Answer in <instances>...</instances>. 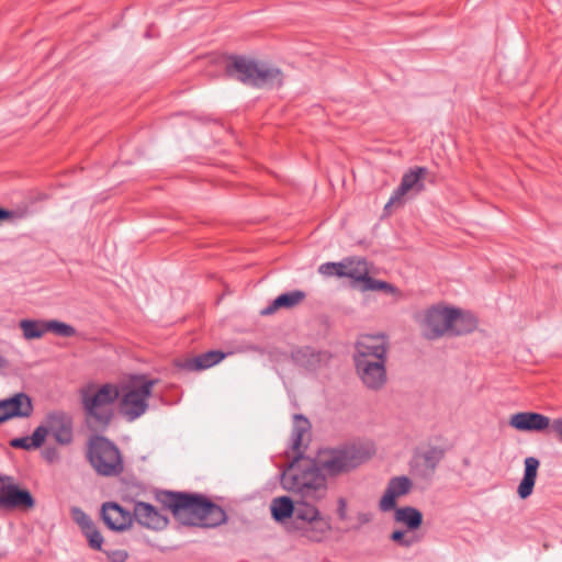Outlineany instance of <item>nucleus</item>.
Returning a JSON list of instances; mask_svg holds the SVG:
<instances>
[{"mask_svg": "<svg viewBox=\"0 0 562 562\" xmlns=\"http://www.w3.org/2000/svg\"><path fill=\"white\" fill-rule=\"evenodd\" d=\"M157 499L184 526L215 528L227 521L226 512L202 494L162 491Z\"/></svg>", "mask_w": 562, "mask_h": 562, "instance_id": "1", "label": "nucleus"}, {"mask_svg": "<svg viewBox=\"0 0 562 562\" xmlns=\"http://www.w3.org/2000/svg\"><path fill=\"white\" fill-rule=\"evenodd\" d=\"M479 327L477 317L468 310L437 303L424 315V337H461L473 334Z\"/></svg>", "mask_w": 562, "mask_h": 562, "instance_id": "2", "label": "nucleus"}, {"mask_svg": "<svg viewBox=\"0 0 562 562\" xmlns=\"http://www.w3.org/2000/svg\"><path fill=\"white\" fill-rule=\"evenodd\" d=\"M120 396L121 390L113 383H89L80 387V404L90 430L103 432L109 428L115 417V404Z\"/></svg>", "mask_w": 562, "mask_h": 562, "instance_id": "3", "label": "nucleus"}, {"mask_svg": "<svg viewBox=\"0 0 562 562\" xmlns=\"http://www.w3.org/2000/svg\"><path fill=\"white\" fill-rule=\"evenodd\" d=\"M281 485L303 499H324L328 493L326 475L317 461L300 457L282 472Z\"/></svg>", "mask_w": 562, "mask_h": 562, "instance_id": "4", "label": "nucleus"}, {"mask_svg": "<svg viewBox=\"0 0 562 562\" xmlns=\"http://www.w3.org/2000/svg\"><path fill=\"white\" fill-rule=\"evenodd\" d=\"M225 72L229 78L255 88L281 87L283 83V74L279 68L259 65L255 59L241 55L226 58Z\"/></svg>", "mask_w": 562, "mask_h": 562, "instance_id": "5", "label": "nucleus"}, {"mask_svg": "<svg viewBox=\"0 0 562 562\" xmlns=\"http://www.w3.org/2000/svg\"><path fill=\"white\" fill-rule=\"evenodd\" d=\"M369 458V451L360 446L341 445L321 450L316 461L326 476L337 477L356 470Z\"/></svg>", "mask_w": 562, "mask_h": 562, "instance_id": "6", "label": "nucleus"}, {"mask_svg": "<svg viewBox=\"0 0 562 562\" xmlns=\"http://www.w3.org/2000/svg\"><path fill=\"white\" fill-rule=\"evenodd\" d=\"M321 501L295 497L293 528L300 537L313 542L323 541L331 529L329 520L322 515L317 507V503Z\"/></svg>", "mask_w": 562, "mask_h": 562, "instance_id": "7", "label": "nucleus"}, {"mask_svg": "<svg viewBox=\"0 0 562 562\" xmlns=\"http://www.w3.org/2000/svg\"><path fill=\"white\" fill-rule=\"evenodd\" d=\"M86 458L98 475L117 476L124 471L120 449L103 436L94 435L89 438Z\"/></svg>", "mask_w": 562, "mask_h": 562, "instance_id": "8", "label": "nucleus"}, {"mask_svg": "<svg viewBox=\"0 0 562 562\" xmlns=\"http://www.w3.org/2000/svg\"><path fill=\"white\" fill-rule=\"evenodd\" d=\"M156 380H146L142 384H133L123 390L120 412L128 422H134L148 409L147 400L151 395Z\"/></svg>", "mask_w": 562, "mask_h": 562, "instance_id": "9", "label": "nucleus"}, {"mask_svg": "<svg viewBox=\"0 0 562 562\" xmlns=\"http://www.w3.org/2000/svg\"><path fill=\"white\" fill-rule=\"evenodd\" d=\"M35 506V498L26 488H21L14 477L0 474V509L30 510Z\"/></svg>", "mask_w": 562, "mask_h": 562, "instance_id": "10", "label": "nucleus"}, {"mask_svg": "<svg viewBox=\"0 0 562 562\" xmlns=\"http://www.w3.org/2000/svg\"><path fill=\"white\" fill-rule=\"evenodd\" d=\"M43 427L46 437L52 435L56 442L68 446L74 440V422L71 416L64 411H54L46 415Z\"/></svg>", "mask_w": 562, "mask_h": 562, "instance_id": "11", "label": "nucleus"}, {"mask_svg": "<svg viewBox=\"0 0 562 562\" xmlns=\"http://www.w3.org/2000/svg\"><path fill=\"white\" fill-rule=\"evenodd\" d=\"M356 351L353 362H368L367 358L374 356L375 358H386L387 339L384 335H362L356 341Z\"/></svg>", "mask_w": 562, "mask_h": 562, "instance_id": "12", "label": "nucleus"}, {"mask_svg": "<svg viewBox=\"0 0 562 562\" xmlns=\"http://www.w3.org/2000/svg\"><path fill=\"white\" fill-rule=\"evenodd\" d=\"M101 516L106 527L114 531H124L133 524V513L115 502L104 503Z\"/></svg>", "mask_w": 562, "mask_h": 562, "instance_id": "13", "label": "nucleus"}, {"mask_svg": "<svg viewBox=\"0 0 562 562\" xmlns=\"http://www.w3.org/2000/svg\"><path fill=\"white\" fill-rule=\"evenodd\" d=\"M143 527L153 530H161L168 524V518L155 506L145 502H136L133 508V520Z\"/></svg>", "mask_w": 562, "mask_h": 562, "instance_id": "14", "label": "nucleus"}, {"mask_svg": "<svg viewBox=\"0 0 562 562\" xmlns=\"http://www.w3.org/2000/svg\"><path fill=\"white\" fill-rule=\"evenodd\" d=\"M412 486V481L405 475L392 477L387 483L384 495L380 499V510L386 513L395 509L396 499L408 494Z\"/></svg>", "mask_w": 562, "mask_h": 562, "instance_id": "15", "label": "nucleus"}, {"mask_svg": "<svg viewBox=\"0 0 562 562\" xmlns=\"http://www.w3.org/2000/svg\"><path fill=\"white\" fill-rule=\"evenodd\" d=\"M32 412V401L24 393H18L8 400L0 401V423L13 417H29Z\"/></svg>", "mask_w": 562, "mask_h": 562, "instance_id": "16", "label": "nucleus"}, {"mask_svg": "<svg viewBox=\"0 0 562 562\" xmlns=\"http://www.w3.org/2000/svg\"><path fill=\"white\" fill-rule=\"evenodd\" d=\"M356 371L363 384L371 390H380L386 382L385 363L378 362H360L355 363Z\"/></svg>", "mask_w": 562, "mask_h": 562, "instance_id": "17", "label": "nucleus"}, {"mask_svg": "<svg viewBox=\"0 0 562 562\" xmlns=\"http://www.w3.org/2000/svg\"><path fill=\"white\" fill-rule=\"evenodd\" d=\"M449 450V442L442 436L428 438L424 445V476L427 473H434L438 463L443 459Z\"/></svg>", "mask_w": 562, "mask_h": 562, "instance_id": "18", "label": "nucleus"}, {"mask_svg": "<svg viewBox=\"0 0 562 562\" xmlns=\"http://www.w3.org/2000/svg\"><path fill=\"white\" fill-rule=\"evenodd\" d=\"M551 419L533 412L516 413L509 418V426L519 431H542L551 426Z\"/></svg>", "mask_w": 562, "mask_h": 562, "instance_id": "19", "label": "nucleus"}, {"mask_svg": "<svg viewBox=\"0 0 562 562\" xmlns=\"http://www.w3.org/2000/svg\"><path fill=\"white\" fill-rule=\"evenodd\" d=\"M294 362L308 370H315L322 364L327 363L330 359V353L324 350H316L315 348L305 346L292 351Z\"/></svg>", "mask_w": 562, "mask_h": 562, "instance_id": "20", "label": "nucleus"}, {"mask_svg": "<svg viewBox=\"0 0 562 562\" xmlns=\"http://www.w3.org/2000/svg\"><path fill=\"white\" fill-rule=\"evenodd\" d=\"M422 178V167H416L408 173H405L402 178L401 184L393 192L389 202L384 206L385 212H391L392 207L402 205L404 198L408 194L414 187L418 183Z\"/></svg>", "mask_w": 562, "mask_h": 562, "instance_id": "21", "label": "nucleus"}, {"mask_svg": "<svg viewBox=\"0 0 562 562\" xmlns=\"http://www.w3.org/2000/svg\"><path fill=\"white\" fill-rule=\"evenodd\" d=\"M540 461L535 457L524 460V476L517 487V494L521 499L528 498L535 488Z\"/></svg>", "mask_w": 562, "mask_h": 562, "instance_id": "22", "label": "nucleus"}, {"mask_svg": "<svg viewBox=\"0 0 562 562\" xmlns=\"http://www.w3.org/2000/svg\"><path fill=\"white\" fill-rule=\"evenodd\" d=\"M341 263L345 266L344 277L353 280V283L360 284L361 288L370 276L368 261L363 258L348 257L342 259Z\"/></svg>", "mask_w": 562, "mask_h": 562, "instance_id": "23", "label": "nucleus"}, {"mask_svg": "<svg viewBox=\"0 0 562 562\" xmlns=\"http://www.w3.org/2000/svg\"><path fill=\"white\" fill-rule=\"evenodd\" d=\"M225 357V353L217 350H210L193 358H188L183 360L179 366L188 371H200L209 369L218 362H221Z\"/></svg>", "mask_w": 562, "mask_h": 562, "instance_id": "24", "label": "nucleus"}, {"mask_svg": "<svg viewBox=\"0 0 562 562\" xmlns=\"http://www.w3.org/2000/svg\"><path fill=\"white\" fill-rule=\"evenodd\" d=\"M306 297L305 292L294 290L277 296L271 304L261 311L262 315H271L280 308H292L302 303Z\"/></svg>", "mask_w": 562, "mask_h": 562, "instance_id": "25", "label": "nucleus"}, {"mask_svg": "<svg viewBox=\"0 0 562 562\" xmlns=\"http://www.w3.org/2000/svg\"><path fill=\"white\" fill-rule=\"evenodd\" d=\"M310 420L301 414H295L293 420V430L291 435V449L295 454L294 458H304L301 447L303 443V438L310 432Z\"/></svg>", "mask_w": 562, "mask_h": 562, "instance_id": "26", "label": "nucleus"}, {"mask_svg": "<svg viewBox=\"0 0 562 562\" xmlns=\"http://www.w3.org/2000/svg\"><path fill=\"white\" fill-rule=\"evenodd\" d=\"M310 420L301 414H295L293 420V430L291 435V449L295 454L294 458H304L301 447L303 443V438L310 432Z\"/></svg>", "mask_w": 562, "mask_h": 562, "instance_id": "27", "label": "nucleus"}, {"mask_svg": "<svg viewBox=\"0 0 562 562\" xmlns=\"http://www.w3.org/2000/svg\"><path fill=\"white\" fill-rule=\"evenodd\" d=\"M272 518L277 522H285L292 518L295 512V499L290 496H279L271 501L270 504Z\"/></svg>", "mask_w": 562, "mask_h": 562, "instance_id": "28", "label": "nucleus"}, {"mask_svg": "<svg viewBox=\"0 0 562 562\" xmlns=\"http://www.w3.org/2000/svg\"><path fill=\"white\" fill-rule=\"evenodd\" d=\"M46 439V431L43 427H36L32 436L13 438L10 446L15 449L33 450L40 448Z\"/></svg>", "mask_w": 562, "mask_h": 562, "instance_id": "29", "label": "nucleus"}, {"mask_svg": "<svg viewBox=\"0 0 562 562\" xmlns=\"http://www.w3.org/2000/svg\"><path fill=\"white\" fill-rule=\"evenodd\" d=\"M395 521L405 525L409 530L422 525V513L413 507H402L395 510Z\"/></svg>", "mask_w": 562, "mask_h": 562, "instance_id": "30", "label": "nucleus"}, {"mask_svg": "<svg viewBox=\"0 0 562 562\" xmlns=\"http://www.w3.org/2000/svg\"><path fill=\"white\" fill-rule=\"evenodd\" d=\"M47 321L41 319H22L20 321V328L25 339H38L48 333L46 328Z\"/></svg>", "mask_w": 562, "mask_h": 562, "instance_id": "31", "label": "nucleus"}, {"mask_svg": "<svg viewBox=\"0 0 562 562\" xmlns=\"http://www.w3.org/2000/svg\"><path fill=\"white\" fill-rule=\"evenodd\" d=\"M46 328L58 337L69 338L76 335L75 327L57 319L47 321Z\"/></svg>", "mask_w": 562, "mask_h": 562, "instance_id": "32", "label": "nucleus"}, {"mask_svg": "<svg viewBox=\"0 0 562 562\" xmlns=\"http://www.w3.org/2000/svg\"><path fill=\"white\" fill-rule=\"evenodd\" d=\"M85 537L88 540L89 547L93 550L101 551L102 544H103V537L100 532V530L95 527V525H92L89 529H86L82 531Z\"/></svg>", "mask_w": 562, "mask_h": 562, "instance_id": "33", "label": "nucleus"}, {"mask_svg": "<svg viewBox=\"0 0 562 562\" xmlns=\"http://www.w3.org/2000/svg\"><path fill=\"white\" fill-rule=\"evenodd\" d=\"M344 268H345V266H342L341 261L325 262L318 267V272L324 277L336 276L338 278H344V271H342Z\"/></svg>", "mask_w": 562, "mask_h": 562, "instance_id": "34", "label": "nucleus"}, {"mask_svg": "<svg viewBox=\"0 0 562 562\" xmlns=\"http://www.w3.org/2000/svg\"><path fill=\"white\" fill-rule=\"evenodd\" d=\"M391 539L403 547H409L417 541V537L412 532V530H395L391 535Z\"/></svg>", "mask_w": 562, "mask_h": 562, "instance_id": "35", "label": "nucleus"}, {"mask_svg": "<svg viewBox=\"0 0 562 562\" xmlns=\"http://www.w3.org/2000/svg\"><path fill=\"white\" fill-rule=\"evenodd\" d=\"M71 517L76 521V524L80 527L81 531L89 529L94 522L81 508L74 507L71 509Z\"/></svg>", "mask_w": 562, "mask_h": 562, "instance_id": "36", "label": "nucleus"}, {"mask_svg": "<svg viewBox=\"0 0 562 562\" xmlns=\"http://www.w3.org/2000/svg\"><path fill=\"white\" fill-rule=\"evenodd\" d=\"M361 290L363 291H376V290H383L385 292H390L393 290L392 285L385 281H380L368 277L364 284L361 286Z\"/></svg>", "mask_w": 562, "mask_h": 562, "instance_id": "37", "label": "nucleus"}, {"mask_svg": "<svg viewBox=\"0 0 562 562\" xmlns=\"http://www.w3.org/2000/svg\"><path fill=\"white\" fill-rule=\"evenodd\" d=\"M42 456L44 460L50 464L58 462L60 458L57 448L50 446L44 448V450L42 451Z\"/></svg>", "mask_w": 562, "mask_h": 562, "instance_id": "38", "label": "nucleus"}, {"mask_svg": "<svg viewBox=\"0 0 562 562\" xmlns=\"http://www.w3.org/2000/svg\"><path fill=\"white\" fill-rule=\"evenodd\" d=\"M552 432L559 441L562 442V418H557L551 422L550 426Z\"/></svg>", "mask_w": 562, "mask_h": 562, "instance_id": "39", "label": "nucleus"}, {"mask_svg": "<svg viewBox=\"0 0 562 562\" xmlns=\"http://www.w3.org/2000/svg\"><path fill=\"white\" fill-rule=\"evenodd\" d=\"M337 515L340 520L347 519V502L342 497L338 499Z\"/></svg>", "mask_w": 562, "mask_h": 562, "instance_id": "40", "label": "nucleus"}, {"mask_svg": "<svg viewBox=\"0 0 562 562\" xmlns=\"http://www.w3.org/2000/svg\"><path fill=\"white\" fill-rule=\"evenodd\" d=\"M111 557L114 561L123 562L127 559V552L123 550H117L114 551Z\"/></svg>", "mask_w": 562, "mask_h": 562, "instance_id": "41", "label": "nucleus"}, {"mask_svg": "<svg viewBox=\"0 0 562 562\" xmlns=\"http://www.w3.org/2000/svg\"><path fill=\"white\" fill-rule=\"evenodd\" d=\"M11 217V212L0 207V221L8 220Z\"/></svg>", "mask_w": 562, "mask_h": 562, "instance_id": "42", "label": "nucleus"}, {"mask_svg": "<svg viewBox=\"0 0 562 562\" xmlns=\"http://www.w3.org/2000/svg\"><path fill=\"white\" fill-rule=\"evenodd\" d=\"M367 361H368V362H378V361H382L383 363H386V358L379 359V358H375L374 356H372V357H368V358H367Z\"/></svg>", "mask_w": 562, "mask_h": 562, "instance_id": "43", "label": "nucleus"}]
</instances>
